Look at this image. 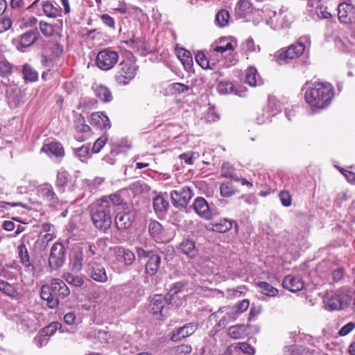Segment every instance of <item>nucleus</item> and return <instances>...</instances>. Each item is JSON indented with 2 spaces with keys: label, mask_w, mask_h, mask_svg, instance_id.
I'll use <instances>...</instances> for the list:
<instances>
[{
  "label": "nucleus",
  "mask_w": 355,
  "mask_h": 355,
  "mask_svg": "<svg viewBox=\"0 0 355 355\" xmlns=\"http://www.w3.org/2000/svg\"><path fill=\"white\" fill-rule=\"evenodd\" d=\"M92 223L99 231L105 233L111 227V206L106 198L96 200L90 205Z\"/></svg>",
  "instance_id": "f257e3e1"
},
{
  "label": "nucleus",
  "mask_w": 355,
  "mask_h": 355,
  "mask_svg": "<svg viewBox=\"0 0 355 355\" xmlns=\"http://www.w3.org/2000/svg\"><path fill=\"white\" fill-rule=\"evenodd\" d=\"M352 299L351 291L347 288H342L336 293L328 295L324 302L329 310H343L348 307Z\"/></svg>",
  "instance_id": "f03ea898"
},
{
  "label": "nucleus",
  "mask_w": 355,
  "mask_h": 355,
  "mask_svg": "<svg viewBox=\"0 0 355 355\" xmlns=\"http://www.w3.org/2000/svg\"><path fill=\"white\" fill-rule=\"evenodd\" d=\"M332 90H306L304 97L311 107L322 109L327 106L334 96Z\"/></svg>",
  "instance_id": "7ed1b4c3"
},
{
  "label": "nucleus",
  "mask_w": 355,
  "mask_h": 355,
  "mask_svg": "<svg viewBox=\"0 0 355 355\" xmlns=\"http://www.w3.org/2000/svg\"><path fill=\"white\" fill-rule=\"evenodd\" d=\"M139 67L131 61L121 62L114 78L117 84L121 86L128 85L136 76Z\"/></svg>",
  "instance_id": "20e7f679"
},
{
  "label": "nucleus",
  "mask_w": 355,
  "mask_h": 355,
  "mask_svg": "<svg viewBox=\"0 0 355 355\" xmlns=\"http://www.w3.org/2000/svg\"><path fill=\"white\" fill-rule=\"evenodd\" d=\"M119 60L118 53L110 49L99 51L96 58V66L101 70L107 71L112 69Z\"/></svg>",
  "instance_id": "39448f33"
},
{
  "label": "nucleus",
  "mask_w": 355,
  "mask_h": 355,
  "mask_svg": "<svg viewBox=\"0 0 355 355\" xmlns=\"http://www.w3.org/2000/svg\"><path fill=\"white\" fill-rule=\"evenodd\" d=\"M172 204L176 208H186L193 196L189 187H184L173 190L170 193Z\"/></svg>",
  "instance_id": "423d86ee"
},
{
  "label": "nucleus",
  "mask_w": 355,
  "mask_h": 355,
  "mask_svg": "<svg viewBox=\"0 0 355 355\" xmlns=\"http://www.w3.org/2000/svg\"><path fill=\"white\" fill-rule=\"evenodd\" d=\"M85 271L88 276L96 282L103 283L107 280L104 266L96 258L87 262Z\"/></svg>",
  "instance_id": "0eeeda50"
},
{
  "label": "nucleus",
  "mask_w": 355,
  "mask_h": 355,
  "mask_svg": "<svg viewBox=\"0 0 355 355\" xmlns=\"http://www.w3.org/2000/svg\"><path fill=\"white\" fill-rule=\"evenodd\" d=\"M65 261V249L60 243H55L50 252L49 258V265L51 269L57 270L60 268Z\"/></svg>",
  "instance_id": "6e6552de"
},
{
  "label": "nucleus",
  "mask_w": 355,
  "mask_h": 355,
  "mask_svg": "<svg viewBox=\"0 0 355 355\" xmlns=\"http://www.w3.org/2000/svg\"><path fill=\"white\" fill-rule=\"evenodd\" d=\"M338 17L340 21L344 24L355 22V6L349 1L339 3Z\"/></svg>",
  "instance_id": "1a4fd4ad"
},
{
  "label": "nucleus",
  "mask_w": 355,
  "mask_h": 355,
  "mask_svg": "<svg viewBox=\"0 0 355 355\" xmlns=\"http://www.w3.org/2000/svg\"><path fill=\"white\" fill-rule=\"evenodd\" d=\"M305 48V45L302 42H298L291 45L286 51L278 52L277 58L282 60L297 58L303 54Z\"/></svg>",
  "instance_id": "9d476101"
},
{
  "label": "nucleus",
  "mask_w": 355,
  "mask_h": 355,
  "mask_svg": "<svg viewBox=\"0 0 355 355\" xmlns=\"http://www.w3.org/2000/svg\"><path fill=\"white\" fill-rule=\"evenodd\" d=\"M305 48V45L302 42H298L291 45L286 51L278 52L277 58L282 60L297 58L303 54Z\"/></svg>",
  "instance_id": "9b49d317"
},
{
  "label": "nucleus",
  "mask_w": 355,
  "mask_h": 355,
  "mask_svg": "<svg viewBox=\"0 0 355 355\" xmlns=\"http://www.w3.org/2000/svg\"><path fill=\"white\" fill-rule=\"evenodd\" d=\"M305 48V45L302 42H298L291 45L286 51L278 52L277 58L282 60L297 58L303 54Z\"/></svg>",
  "instance_id": "f8f14e48"
},
{
  "label": "nucleus",
  "mask_w": 355,
  "mask_h": 355,
  "mask_svg": "<svg viewBox=\"0 0 355 355\" xmlns=\"http://www.w3.org/2000/svg\"><path fill=\"white\" fill-rule=\"evenodd\" d=\"M48 286L53 295L59 300L60 299L65 298L70 293L69 288L65 283L58 278L53 279L51 284L48 285Z\"/></svg>",
  "instance_id": "ddd939ff"
},
{
  "label": "nucleus",
  "mask_w": 355,
  "mask_h": 355,
  "mask_svg": "<svg viewBox=\"0 0 355 355\" xmlns=\"http://www.w3.org/2000/svg\"><path fill=\"white\" fill-rule=\"evenodd\" d=\"M135 219L134 211L119 212L115 217V225L119 230H125L129 228Z\"/></svg>",
  "instance_id": "4468645a"
},
{
  "label": "nucleus",
  "mask_w": 355,
  "mask_h": 355,
  "mask_svg": "<svg viewBox=\"0 0 355 355\" xmlns=\"http://www.w3.org/2000/svg\"><path fill=\"white\" fill-rule=\"evenodd\" d=\"M20 262L25 268V271L32 277L35 276V266L30 261V256L26 245L21 243L17 248Z\"/></svg>",
  "instance_id": "2eb2a0df"
},
{
  "label": "nucleus",
  "mask_w": 355,
  "mask_h": 355,
  "mask_svg": "<svg viewBox=\"0 0 355 355\" xmlns=\"http://www.w3.org/2000/svg\"><path fill=\"white\" fill-rule=\"evenodd\" d=\"M192 206L196 214L201 218L206 220H209L211 218V207L204 198H196Z\"/></svg>",
  "instance_id": "dca6fc26"
},
{
  "label": "nucleus",
  "mask_w": 355,
  "mask_h": 355,
  "mask_svg": "<svg viewBox=\"0 0 355 355\" xmlns=\"http://www.w3.org/2000/svg\"><path fill=\"white\" fill-rule=\"evenodd\" d=\"M178 250L191 259L196 258L198 254L195 241L190 239H184L178 245Z\"/></svg>",
  "instance_id": "f3484780"
},
{
  "label": "nucleus",
  "mask_w": 355,
  "mask_h": 355,
  "mask_svg": "<svg viewBox=\"0 0 355 355\" xmlns=\"http://www.w3.org/2000/svg\"><path fill=\"white\" fill-rule=\"evenodd\" d=\"M166 301L164 297L161 295H154L150 300L148 304V310L155 315H166L164 310Z\"/></svg>",
  "instance_id": "a211bd4d"
},
{
  "label": "nucleus",
  "mask_w": 355,
  "mask_h": 355,
  "mask_svg": "<svg viewBox=\"0 0 355 355\" xmlns=\"http://www.w3.org/2000/svg\"><path fill=\"white\" fill-rule=\"evenodd\" d=\"M38 196L51 205H55L58 202V198L53 191V187L48 183L40 185L37 189Z\"/></svg>",
  "instance_id": "6ab92c4d"
},
{
  "label": "nucleus",
  "mask_w": 355,
  "mask_h": 355,
  "mask_svg": "<svg viewBox=\"0 0 355 355\" xmlns=\"http://www.w3.org/2000/svg\"><path fill=\"white\" fill-rule=\"evenodd\" d=\"M41 151L49 157H63L64 151L62 145L57 141H51L44 144Z\"/></svg>",
  "instance_id": "aec40b11"
},
{
  "label": "nucleus",
  "mask_w": 355,
  "mask_h": 355,
  "mask_svg": "<svg viewBox=\"0 0 355 355\" xmlns=\"http://www.w3.org/2000/svg\"><path fill=\"white\" fill-rule=\"evenodd\" d=\"M91 123L92 125L100 130H107L111 127L108 116L101 112H94L91 114Z\"/></svg>",
  "instance_id": "412c9836"
},
{
  "label": "nucleus",
  "mask_w": 355,
  "mask_h": 355,
  "mask_svg": "<svg viewBox=\"0 0 355 355\" xmlns=\"http://www.w3.org/2000/svg\"><path fill=\"white\" fill-rule=\"evenodd\" d=\"M197 329V325L195 323H188L176 329L175 332L171 336L173 341L177 342L182 338H187L192 335Z\"/></svg>",
  "instance_id": "4be33fe9"
},
{
  "label": "nucleus",
  "mask_w": 355,
  "mask_h": 355,
  "mask_svg": "<svg viewBox=\"0 0 355 355\" xmlns=\"http://www.w3.org/2000/svg\"><path fill=\"white\" fill-rule=\"evenodd\" d=\"M37 39V33L34 31H30L20 36L19 42L17 46V49L24 51L25 49L31 46Z\"/></svg>",
  "instance_id": "5701e85b"
},
{
  "label": "nucleus",
  "mask_w": 355,
  "mask_h": 355,
  "mask_svg": "<svg viewBox=\"0 0 355 355\" xmlns=\"http://www.w3.org/2000/svg\"><path fill=\"white\" fill-rule=\"evenodd\" d=\"M6 96L8 105L15 108L23 102L25 94L22 90H6Z\"/></svg>",
  "instance_id": "b1692460"
},
{
  "label": "nucleus",
  "mask_w": 355,
  "mask_h": 355,
  "mask_svg": "<svg viewBox=\"0 0 355 355\" xmlns=\"http://www.w3.org/2000/svg\"><path fill=\"white\" fill-rule=\"evenodd\" d=\"M282 286L292 292H296L303 288L304 282L301 279L290 275L284 277Z\"/></svg>",
  "instance_id": "393cba45"
},
{
  "label": "nucleus",
  "mask_w": 355,
  "mask_h": 355,
  "mask_svg": "<svg viewBox=\"0 0 355 355\" xmlns=\"http://www.w3.org/2000/svg\"><path fill=\"white\" fill-rule=\"evenodd\" d=\"M40 297L42 300L46 301L47 306L51 309H55L59 304V300L53 295L48 285H43L42 286Z\"/></svg>",
  "instance_id": "a878e982"
},
{
  "label": "nucleus",
  "mask_w": 355,
  "mask_h": 355,
  "mask_svg": "<svg viewBox=\"0 0 355 355\" xmlns=\"http://www.w3.org/2000/svg\"><path fill=\"white\" fill-rule=\"evenodd\" d=\"M249 325L236 324L228 329V335L233 339H241L248 335Z\"/></svg>",
  "instance_id": "bb28decb"
},
{
  "label": "nucleus",
  "mask_w": 355,
  "mask_h": 355,
  "mask_svg": "<svg viewBox=\"0 0 355 355\" xmlns=\"http://www.w3.org/2000/svg\"><path fill=\"white\" fill-rule=\"evenodd\" d=\"M250 302L248 300H243L236 305L230 307L225 306L227 313L230 314L232 320H236L238 316L245 312L249 307Z\"/></svg>",
  "instance_id": "cd10ccee"
},
{
  "label": "nucleus",
  "mask_w": 355,
  "mask_h": 355,
  "mask_svg": "<svg viewBox=\"0 0 355 355\" xmlns=\"http://www.w3.org/2000/svg\"><path fill=\"white\" fill-rule=\"evenodd\" d=\"M245 83L250 87H259L262 85V80L258 76L256 68L251 67L248 69Z\"/></svg>",
  "instance_id": "c85d7f7f"
},
{
  "label": "nucleus",
  "mask_w": 355,
  "mask_h": 355,
  "mask_svg": "<svg viewBox=\"0 0 355 355\" xmlns=\"http://www.w3.org/2000/svg\"><path fill=\"white\" fill-rule=\"evenodd\" d=\"M160 263L161 257L157 254H153L146 263V272L150 276L154 275L157 272Z\"/></svg>",
  "instance_id": "c756f323"
},
{
  "label": "nucleus",
  "mask_w": 355,
  "mask_h": 355,
  "mask_svg": "<svg viewBox=\"0 0 355 355\" xmlns=\"http://www.w3.org/2000/svg\"><path fill=\"white\" fill-rule=\"evenodd\" d=\"M114 252L116 256H123V261L125 265H131L135 260V254L130 250L116 246L114 248Z\"/></svg>",
  "instance_id": "7c9ffc66"
},
{
  "label": "nucleus",
  "mask_w": 355,
  "mask_h": 355,
  "mask_svg": "<svg viewBox=\"0 0 355 355\" xmlns=\"http://www.w3.org/2000/svg\"><path fill=\"white\" fill-rule=\"evenodd\" d=\"M178 57L181 60L186 70L189 71L193 66V58L190 51L180 49L178 51Z\"/></svg>",
  "instance_id": "2f4dec72"
},
{
  "label": "nucleus",
  "mask_w": 355,
  "mask_h": 355,
  "mask_svg": "<svg viewBox=\"0 0 355 355\" xmlns=\"http://www.w3.org/2000/svg\"><path fill=\"white\" fill-rule=\"evenodd\" d=\"M251 8L250 0H239L236 4L235 12L237 16L243 18L250 12Z\"/></svg>",
  "instance_id": "473e14b6"
},
{
  "label": "nucleus",
  "mask_w": 355,
  "mask_h": 355,
  "mask_svg": "<svg viewBox=\"0 0 355 355\" xmlns=\"http://www.w3.org/2000/svg\"><path fill=\"white\" fill-rule=\"evenodd\" d=\"M17 67L12 64L5 58H0V73L1 78L4 79L10 75Z\"/></svg>",
  "instance_id": "72a5a7b5"
},
{
  "label": "nucleus",
  "mask_w": 355,
  "mask_h": 355,
  "mask_svg": "<svg viewBox=\"0 0 355 355\" xmlns=\"http://www.w3.org/2000/svg\"><path fill=\"white\" fill-rule=\"evenodd\" d=\"M43 11L47 17L55 18L59 15L60 8L57 3L54 5L53 2L47 1L43 3Z\"/></svg>",
  "instance_id": "f704fd0d"
},
{
  "label": "nucleus",
  "mask_w": 355,
  "mask_h": 355,
  "mask_svg": "<svg viewBox=\"0 0 355 355\" xmlns=\"http://www.w3.org/2000/svg\"><path fill=\"white\" fill-rule=\"evenodd\" d=\"M232 220L223 218L212 224V230L220 233L228 232L232 227Z\"/></svg>",
  "instance_id": "c9c22d12"
},
{
  "label": "nucleus",
  "mask_w": 355,
  "mask_h": 355,
  "mask_svg": "<svg viewBox=\"0 0 355 355\" xmlns=\"http://www.w3.org/2000/svg\"><path fill=\"white\" fill-rule=\"evenodd\" d=\"M169 207L168 202L162 196H157L153 199V209L156 213L166 212Z\"/></svg>",
  "instance_id": "e433bc0d"
},
{
  "label": "nucleus",
  "mask_w": 355,
  "mask_h": 355,
  "mask_svg": "<svg viewBox=\"0 0 355 355\" xmlns=\"http://www.w3.org/2000/svg\"><path fill=\"white\" fill-rule=\"evenodd\" d=\"M162 232V226L159 222L156 220H151L149 223L148 232L150 236L153 237L155 240H158L161 239Z\"/></svg>",
  "instance_id": "4c0bfd02"
},
{
  "label": "nucleus",
  "mask_w": 355,
  "mask_h": 355,
  "mask_svg": "<svg viewBox=\"0 0 355 355\" xmlns=\"http://www.w3.org/2000/svg\"><path fill=\"white\" fill-rule=\"evenodd\" d=\"M334 89V86L329 83L321 81L319 79L313 78L305 83L302 89Z\"/></svg>",
  "instance_id": "58836bf2"
},
{
  "label": "nucleus",
  "mask_w": 355,
  "mask_h": 355,
  "mask_svg": "<svg viewBox=\"0 0 355 355\" xmlns=\"http://www.w3.org/2000/svg\"><path fill=\"white\" fill-rule=\"evenodd\" d=\"M70 175L66 171H60L57 174L55 185L61 192L64 191V186L69 181Z\"/></svg>",
  "instance_id": "ea45409f"
},
{
  "label": "nucleus",
  "mask_w": 355,
  "mask_h": 355,
  "mask_svg": "<svg viewBox=\"0 0 355 355\" xmlns=\"http://www.w3.org/2000/svg\"><path fill=\"white\" fill-rule=\"evenodd\" d=\"M22 73L24 75V79L26 83L34 82L38 78L37 73L28 64H25L23 66Z\"/></svg>",
  "instance_id": "a19ab883"
},
{
  "label": "nucleus",
  "mask_w": 355,
  "mask_h": 355,
  "mask_svg": "<svg viewBox=\"0 0 355 355\" xmlns=\"http://www.w3.org/2000/svg\"><path fill=\"white\" fill-rule=\"evenodd\" d=\"M257 284L261 293L267 296L275 297L278 293V290L267 282H259Z\"/></svg>",
  "instance_id": "79ce46f5"
},
{
  "label": "nucleus",
  "mask_w": 355,
  "mask_h": 355,
  "mask_svg": "<svg viewBox=\"0 0 355 355\" xmlns=\"http://www.w3.org/2000/svg\"><path fill=\"white\" fill-rule=\"evenodd\" d=\"M62 277L69 284L75 286H81L84 284V279L83 277L74 275L69 272H64Z\"/></svg>",
  "instance_id": "37998d69"
},
{
  "label": "nucleus",
  "mask_w": 355,
  "mask_h": 355,
  "mask_svg": "<svg viewBox=\"0 0 355 355\" xmlns=\"http://www.w3.org/2000/svg\"><path fill=\"white\" fill-rule=\"evenodd\" d=\"M221 175L227 178H231L236 181L239 180V178L234 173V168L228 163H225L222 165Z\"/></svg>",
  "instance_id": "c03bdc74"
},
{
  "label": "nucleus",
  "mask_w": 355,
  "mask_h": 355,
  "mask_svg": "<svg viewBox=\"0 0 355 355\" xmlns=\"http://www.w3.org/2000/svg\"><path fill=\"white\" fill-rule=\"evenodd\" d=\"M83 256L81 252H76L71 261V270L73 272H79L83 268Z\"/></svg>",
  "instance_id": "a18cd8bd"
},
{
  "label": "nucleus",
  "mask_w": 355,
  "mask_h": 355,
  "mask_svg": "<svg viewBox=\"0 0 355 355\" xmlns=\"http://www.w3.org/2000/svg\"><path fill=\"white\" fill-rule=\"evenodd\" d=\"M230 14L229 12L226 10H220L218 11L216 15V23L220 27L225 26L229 21Z\"/></svg>",
  "instance_id": "49530a36"
},
{
  "label": "nucleus",
  "mask_w": 355,
  "mask_h": 355,
  "mask_svg": "<svg viewBox=\"0 0 355 355\" xmlns=\"http://www.w3.org/2000/svg\"><path fill=\"white\" fill-rule=\"evenodd\" d=\"M220 312H225V315L220 319L216 327V328L222 329L224 328L230 321H233L234 320L230 317V314L227 313V311H226L225 307L220 309L218 311L216 312L213 315L216 316Z\"/></svg>",
  "instance_id": "de8ad7c7"
},
{
  "label": "nucleus",
  "mask_w": 355,
  "mask_h": 355,
  "mask_svg": "<svg viewBox=\"0 0 355 355\" xmlns=\"http://www.w3.org/2000/svg\"><path fill=\"white\" fill-rule=\"evenodd\" d=\"M164 299L166 303L170 304L176 307L182 306L184 303V299L182 297L179 296V294L173 295L170 291Z\"/></svg>",
  "instance_id": "09e8293b"
},
{
  "label": "nucleus",
  "mask_w": 355,
  "mask_h": 355,
  "mask_svg": "<svg viewBox=\"0 0 355 355\" xmlns=\"http://www.w3.org/2000/svg\"><path fill=\"white\" fill-rule=\"evenodd\" d=\"M220 191L223 197H230L235 193L234 188L230 182H223L220 186Z\"/></svg>",
  "instance_id": "8fccbe9b"
},
{
  "label": "nucleus",
  "mask_w": 355,
  "mask_h": 355,
  "mask_svg": "<svg viewBox=\"0 0 355 355\" xmlns=\"http://www.w3.org/2000/svg\"><path fill=\"white\" fill-rule=\"evenodd\" d=\"M62 327V324L58 322H51L49 325L44 327L40 331L42 334L46 336H51L53 335L56 331Z\"/></svg>",
  "instance_id": "3c124183"
},
{
  "label": "nucleus",
  "mask_w": 355,
  "mask_h": 355,
  "mask_svg": "<svg viewBox=\"0 0 355 355\" xmlns=\"http://www.w3.org/2000/svg\"><path fill=\"white\" fill-rule=\"evenodd\" d=\"M40 28L42 33L46 37L52 36L54 33L53 25L47 22L41 21L40 23Z\"/></svg>",
  "instance_id": "603ef678"
},
{
  "label": "nucleus",
  "mask_w": 355,
  "mask_h": 355,
  "mask_svg": "<svg viewBox=\"0 0 355 355\" xmlns=\"http://www.w3.org/2000/svg\"><path fill=\"white\" fill-rule=\"evenodd\" d=\"M96 96L103 103L110 102L112 96L110 90H95Z\"/></svg>",
  "instance_id": "864d4df0"
},
{
  "label": "nucleus",
  "mask_w": 355,
  "mask_h": 355,
  "mask_svg": "<svg viewBox=\"0 0 355 355\" xmlns=\"http://www.w3.org/2000/svg\"><path fill=\"white\" fill-rule=\"evenodd\" d=\"M101 198H106L109 200L110 204L112 203L113 206L121 205L123 202V200L122 199L121 196L117 193H114L106 196H103Z\"/></svg>",
  "instance_id": "5fc2aeb1"
},
{
  "label": "nucleus",
  "mask_w": 355,
  "mask_h": 355,
  "mask_svg": "<svg viewBox=\"0 0 355 355\" xmlns=\"http://www.w3.org/2000/svg\"><path fill=\"white\" fill-rule=\"evenodd\" d=\"M75 127L78 132L89 134L91 128L85 122L84 119H78L75 122Z\"/></svg>",
  "instance_id": "6e6d98bb"
},
{
  "label": "nucleus",
  "mask_w": 355,
  "mask_h": 355,
  "mask_svg": "<svg viewBox=\"0 0 355 355\" xmlns=\"http://www.w3.org/2000/svg\"><path fill=\"white\" fill-rule=\"evenodd\" d=\"M0 291L9 296H14L16 293L11 284L3 280H0Z\"/></svg>",
  "instance_id": "4d7b16f0"
},
{
  "label": "nucleus",
  "mask_w": 355,
  "mask_h": 355,
  "mask_svg": "<svg viewBox=\"0 0 355 355\" xmlns=\"http://www.w3.org/2000/svg\"><path fill=\"white\" fill-rule=\"evenodd\" d=\"M236 349L241 350L246 355H253L255 352L254 347L247 343H239L236 346Z\"/></svg>",
  "instance_id": "13d9d810"
},
{
  "label": "nucleus",
  "mask_w": 355,
  "mask_h": 355,
  "mask_svg": "<svg viewBox=\"0 0 355 355\" xmlns=\"http://www.w3.org/2000/svg\"><path fill=\"white\" fill-rule=\"evenodd\" d=\"M196 62L203 69H207L209 67V61L207 58L205 57V54L198 51L195 56Z\"/></svg>",
  "instance_id": "bf43d9fd"
},
{
  "label": "nucleus",
  "mask_w": 355,
  "mask_h": 355,
  "mask_svg": "<svg viewBox=\"0 0 355 355\" xmlns=\"http://www.w3.org/2000/svg\"><path fill=\"white\" fill-rule=\"evenodd\" d=\"M34 342L38 347H42L48 343L49 338L40 331L39 334L35 337Z\"/></svg>",
  "instance_id": "052dcab7"
},
{
  "label": "nucleus",
  "mask_w": 355,
  "mask_h": 355,
  "mask_svg": "<svg viewBox=\"0 0 355 355\" xmlns=\"http://www.w3.org/2000/svg\"><path fill=\"white\" fill-rule=\"evenodd\" d=\"M12 21L10 18L3 17L0 19V33H3L10 29Z\"/></svg>",
  "instance_id": "680f3d73"
},
{
  "label": "nucleus",
  "mask_w": 355,
  "mask_h": 355,
  "mask_svg": "<svg viewBox=\"0 0 355 355\" xmlns=\"http://www.w3.org/2000/svg\"><path fill=\"white\" fill-rule=\"evenodd\" d=\"M355 329V322H349L345 324L338 331V335L340 336H345L348 335Z\"/></svg>",
  "instance_id": "e2e57ef3"
},
{
  "label": "nucleus",
  "mask_w": 355,
  "mask_h": 355,
  "mask_svg": "<svg viewBox=\"0 0 355 355\" xmlns=\"http://www.w3.org/2000/svg\"><path fill=\"white\" fill-rule=\"evenodd\" d=\"M279 199L282 204L285 207H288L291 205V196L286 191H282L279 194Z\"/></svg>",
  "instance_id": "0e129e2a"
},
{
  "label": "nucleus",
  "mask_w": 355,
  "mask_h": 355,
  "mask_svg": "<svg viewBox=\"0 0 355 355\" xmlns=\"http://www.w3.org/2000/svg\"><path fill=\"white\" fill-rule=\"evenodd\" d=\"M107 141V138L104 137H101L98 138L93 145V148L92 149V153H98L100 152L101 148L104 146Z\"/></svg>",
  "instance_id": "69168bd1"
},
{
  "label": "nucleus",
  "mask_w": 355,
  "mask_h": 355,
  "mask_svg": "<svg viewBox=\"0 0 355 355\" xmlns=\"http://www.w3.org/2000/svg\"><path fill=\"white\" fill-rule=\"evenodd\" d=\"M136 252L139 260L145 258H150L155 253L151 250H145L141 247H136Z\"/></svg>",
  "instance_id": "338daca9"
},
{
  "label": "nucleus",
  "mask_w": 355,
  "mask_h": 355,
  "mask_svg": "<svg viewBox=\"0 0 355 355\" xmlns=\"http://www.w3.org/2000/svg\"><path fill=\"white\" fill-rule=\"evenodd\" d=\"M315 12L320 19H329L331 17V13L327 11V8L322 6L315 8Z\"/></svg>",
  "instance_id": "774afa93"
}]
</instances>
